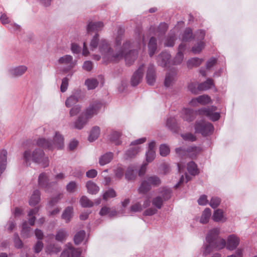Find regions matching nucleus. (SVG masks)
<instances>
[{"label": "nucleus", "instance_id": "62", "mask_svg": "<svg viewBox=\"0 0 257 257\" xmlns=\"http://www.w3.org/2000/svg\"><path fill=\"white\" fill-rule=\"evenodd\" d=\"M188 89L194 94H197L198 91V85L196 83H191L188 85Z\"/></svg>", "mask_w": 257, "mask_h": 257}, {"label": "nucleus", "instance_id": "50", "mask_svg": "<svg viewBox=\"0 0 257 257\" xmlns=\"http://www.w3.org/2000/svg\"><path fill=\"white\" fill-rule=\"evenodd\" d=\"M31 232V228L27 226V222L25 221L23 223L22 234L25 237H29Z\"/></svg>", "mask_w": 257, "mask_h": 257}, {"label": "nucleus", "instance_id": "36", "mask_svg": "<svg viewBox=\"0 0 257 257\" xmlns=\"http://www.w3.org/2000/svg\"><path fill=\"white\" fill-rule=\"evenodd\" d=\"M124 33V28L121 27L117 28V31L115 37V44L116 46H119L121 44Z\"/></svg>", "mask_w": 257, "mask_h": 257}, {"label": "nucleus", "instance_id": "45", "mask_svg": "<svg viewBox=\"0 0 257 257\" xmlns=\"http://www.w3.org/2000/svg\"><path fill=\"white\" fill-rule=\"evenodd\" d=\"M116 196V193L112 188H109L106 191L103 195V199L107 200L109 198H114Z\"/></svg>", "mask_w": 257, "mask_h": 257}, {"label": "nucleus", "instance_id": "24", "mask_svg": "<svg viewBox=\"0 0 257 257\" xmlns=\"http://www.w3.org/2000/svg\"><path fill=\"white\" fill-rule=\"evenodd\" d=\"M141 149L140 146H131V147L126 151L124 154L125 159H128L134 157L141 151Z\"/></svg>", "mask_w": 257, "mask_h": 257}, {"label": "nucleus", "instance_id": "10", "mask_svg": "<svg viewBox=\"0 0 257 257\" xmlns=\"http://www.w3.org/2000/svg\"><path fill=\"white\" fill-rule=\"evenodd\" d=\"M226 246V240L219 236L218 238L210 246H205L203 253L205 255L209 254L214 249L220 250Z\"/></svg>", "mask_w": 257, "mask_h": 257}, {"label": "nucleus", "instance_id": "7", "mask_svg": "<svg viewBox=\"0 0 257 257\" xmlns=\"http://www.w3.org/2000/svg\"><path fill=\"white\" fill-rule=\"evenodd\" d=\"M201 151L200 148L197 147H189L187 149L180 147L175 150L176 154L179 157L188 156L192 159L196 157Z\"/></svg>", "mask_w": 257, "mask_h": 257}, {"label": "nucleus", "instance_id": "55", "mask_svg": "<svg viewBox=\"0 0 257 257\" xmlns=\"http://www.w3.org/2000/svg\"><path fill=\"white\" fill-rule=\"evenodd\" d=\"M155 151H148L146 154V161L148 163L151 162L155 158Z\"/></svg>", "mask_w": 257, "mask_h": 257}, {"label": "nucleus", "instance_id": "37", "mask_svg": "<svg viewBox=\"0 0 257 257\" xmlns=\"http://www.w3.org/2000/svg\"><path fill=\"white\" fill-rule=\"evenodd\" d=\"M125 179L128 181L133 180L136 178V169L134 166H129L125 174Z\"/></svg>", "mask_w": 257, "mask_h": 257}, {"label": "nucleus", "instance_id": "11", "mask_svg": "<svg viewBox=\"0 0 257 257\" xmlns=\"http://www.w3.org/2000/svg\"><path fill=\"white\" fill-rule=\"evenodd\" d=\"M216 110V106H211L199 109L198 112L199 114L206 116L212 121H216L220 118L219 113L215 112Z\"/></svg>", "mask_w": 257, "mask_h": 257}, {"label": "nucleus", "instance_id": "54", "mask_svg": "<svg viewBox=\"0 0 257 257\" xmlns=\"http://www.w3.org/2000/svg\"><path fill=\"white\" fill-rule=\"evenodd\" d=\"M170 149L166 145H161L160 147V154L162 156L165 157L169 154Z\"/></svg>", "mask_w": 257, "mask_h": 257}, {"label": "nucleus", "instance_id": "29", "mask_svg": "<svg viewBox=\"0 0 257 257\" xmlns=\"http://www.w3.org/2000/svg\"><path fill=\"white\" fill-rule=\"evenodd\" d=\"M113 157L112 153L108 152L100 156L99 159V163L101 166H104L109 163Z\"/></svg>", "mask_w": 257, "mask_h": 257}, {"label": "nucleus", "instance_id": "14", "mask_svg": "<svg viewBox=\"0 0 257 257\" xmlns=\"http://www.w3.org/2000/svg\"><path fill=\"white\" fill-rule=\"evenodd\" d=\"M240 239L235 234L229 235L226 240V248L229 250L235 249L239 243Z\"/></svg>", "mask_w": 257, "mask_h": 257}, {"label": "nucleus", "instance_id": "58", "mask_svg": "<svg viewBox=\"0 0 257 257\" xmlns=\"http://www.w3.org/2000/svg\"><path fill=\"white\" fill-rule=\"evenodd\" d=\"M69 79L67 77H64L62 80V83L60 86L61 91L64 92L66 91L68 86Z\"/></svg>", "mask_w": 257, "mask_h": 257}, {"label": "nucleus", "instance_id": "5", "mask_svg": "<svg viewBox=\"0 0 257 257\" xmlns=\"http://www.w3.org/2000/svg\"><path fill=\"white\" fill-rule=\"evenodd\" d=\"M59 65L64 66L61 69L63 73L70 72L68 76L71 77L74 73L72 69L76 65L77 61L74 60L70 55H65L60 57L57 60Z\"/></svg>", "mask_w": 257, "mask_h": 257}, {"label": "nucleus", "instance_id": "1", "mask_svg": "<svg viewBox=\"0 0 257 257\" xmlns=\"http://www.w3.org/2000/svg\"><path fill=\"white\" fill-rule=\"evenodd\" d=\"M97 47H98L99 52L105 62H118L122 56V53L118 52V49L116 48L114 51L108 41L104 39L99 41V35L96 34L91 40L90 50L93 51Z\"/></svg>", "mask_w": 257, "mask_h": 257}, {"label": "nucleus", "instance_id": "22", "mask_svg": "<svg viewBox=\"0 0 257 257\" xmlns=\"http://www.w3.org/2000/svg\"><path fill=\"white\" fill-rule=\"evenodd\" d=\"M36 145L44 149L53 150L54 149V145L51 140L43 138H40L36 141Z\"/></svg>", "mask_w": 257, "mask_h": 257}, {"label": "nucleus", "instance_id": "57", "mask_svg": "<svg viewBox=\"0 0 257 257\" xmlns=\"http://www.w3.org/2000/svg\"><path fill=\"white\" fill-rule=\"evenodd\" d=\"M77 184L75 181H71L66 186L67 191L69 192H74L77 188Z\"/></svg>", "mask_w": 257, "mask_h": 257}, {"label": "nucleus", "instance_id": "33", "mask_svg": "<svg viewBox=\"0 0 257 257\" xmlns=\"http://www.w3.org/2000/svg\"><path fill=\"white\" fill-rule=\"evenodd\" d=\"M73 216V207L68 206L64 210L62 214V218L66 223L69 222Z\"/></svg>", "mask_w": 257, "mask_h": 257}, {"label": "nucleus", "instance_id": "52", "mask_svg": "<svg viewBox=\"0 0 257 257\" xmlns=\"http://www.w3.org/2000/svg\"><path fill=\"white\" fill-rule=\"evenodd\" d=\"M192 36V32L190 28L185 29L182 37L183 41H189Z\"/></svg>", "mask_w": 257, "mask_h": 257}, {"label": "nucleus", "instance_id": "35", "mask_svg": "<svg viewBox=\"0 0 257 257\" xmlns=\"http://www.w3.org/2000/svg\"><path fill=\"white\" fill-rule=\"evenodd\" d=\"M100 130L99 127L95 126L93 127L90 131L88 140L90 142H93L96 140L100 135Z\"/></svg>", "mask_w": 257, "mask_h": 257}, {"label": "nucleus", "instance_id": "63", "mask_svg": "<svg viewBox=\"0 0 257 257\" xmlns=\"http://www.w3.org/2000/svg\"><path fill=\"white\" fill-rule=\"evenodd\" d=\"M43 248V242L39 240L36 242V244L34 246V251L36 253H39L42 250Z\"/></svg>", "mask_w": 257, "mask_h": 257}, {"label": "nucleus", "instance_id": "53", "mask_svg": "<svg viewBox=\"0 0 257 257\" xmlns=\"http://www.w3.org/2000/svg\"><path fill=\"white\" fill-rule=\"evenodd\" d=\"M204 47V44L203 42H199L196 45L193 46L192 48V51L194 54L199 53Z\"/></svg>", "mask_w": 257, "mask_h": 257}, {"label": "nucleus", "instance_id": "20", "mask_svg": "<svg viewBox=\"0 0 257 257\" xmlns=\"http://www.w3.org/2000/svg\"><path fill=\"white\" fill-rule=\"evenodd\" d=\"M146 79L148 84L153 85L156 81V73L154 65H149L146 74Z\"/></svg>", "mask_w": 257, "mask_h": 257}, {"label": "nucleus", "instance_id": "9", "mask_svg": "<svg viewBox=\"0 0 257 257\" xmlns=\"http://www.w3.org/2000/svg\"><path fill=\"white\" fill-rule=\"evenodd\" d=\"M195 128L196 132L205 136L212 134L213 131V126L209 122H206L204 121H197L195 124Z\"/></svg>", "mask_w": 257, "mask_h": 257}, {"label": "nucleus", "instance_id": "48", "mask_svg": "<svg viewBox=\"0 0 257 257\" xmlns=\"http://www.w3.org/2000/svg\"><path fill=\"white\" fill-rule=\"evenodd\" d=\"M81 110V106L80 105H76L72 107L69 110V116L73 117L77 115Z\"/></svg>", "mask_w": 257, "mask_h": 257}, {"label": "nucleus", "instance_id": "43", "mask_svg": "<svg viewBox=\"0 0 257 257\" xmlns=\"http://www.w3.org/2000/svg\"><path fill=\"white\" fill-rule=\"evenodd\" d=\"M79 202L83 207H91L93 205V203L85 196H82Z\"/></svg>", "mask_w": 257, "mask_h": 257}, {"label": "nucleus", "instance_id": "13", "mask_svg": "<svg viewBox=\"0 0 257 257\" xmlns=\"http://www.w3.org/2000/svg\"><path fill=\"white\" fill-rule=\"evenodd\" d=\"M53 182H49L48 175L42 173L40 174L38 178V184L40 188H43L46 191H48L51 188Z\"/></svg>", "mask_w": 257, "mask_h": 257}, {"label": "nucleus", "instance_id": "40", "mask_svg": "<svg viewBox=\"0 0 257 257\" xmlns=\"http://www.w3.org/2000/svg\"><path fill=\"white\" fill-rule=\"evenodd\" d=\"M85 84L89 90L95 89L98 84V81L94 78L87 79L85 80Z\"/></svg>", "mask_w": 257, "mask_h": 257}, {"label": "nucleus", "instance_id": "25", "mask_svg": "<svg viewBox=\"0 0 257 257\" xmlns=\"http://www.w3.org/2000/svg\"><path fill=\"white\" fill-rule=\"evenodd\" d=\"M52 143L54 145V148L61 149L64 145L63 136L58 132H56Z\"/></svg>", "mask_w": 257, "mask_h": 257}, {"label": "nucleus", "instance_id": "3", "mask_svg": "<svg viewBox=\"0 0 257 257\" xmlns=\"http://www.w3.org/2000/svg\"><path fill=\"white\" fill-rule=\"evenodd\" d=\"M131 46V41H125L123 43L122 46L118 50V52H121L122 55L120 60L124 59L127 65L132 64L138 57V52L136 50H130Z\"/></svg>", "mask_w": 257, "mask_h": 257}, {"label": "nucleus", "instance_id": "27", "mask_svg": "<svg viewBox=\"0 0 257 257\" xmlns=\"http://www.w3.org/2000/svg\"><path fill=\"white\" fill-rule=\"evenodd\" d=\"M40 200V192L38 190L33 191L29 199V205L32 206L37 205Z\"/></svg>", "mask_w": 257, "mask_h": 257}, {"label": "nucleus", "instance_id": "2", "mask_svg": "<svg viewBox=\"0 0 257 257\" xmlns=\"http://www.w3.org/2000/svg\"><path fill=\"white\" fill-rule=\"evenodd\" d=\"M23 159L27 165H30L31 162L46 167L49 165L48 157L45 156L44 151L39 148H34V145L26 149L23 154Z\"/></svg>", "mask_w": 257, "mask_h": 257}, {"label": "nucleus", "instance_id": "15", "mask_svg": "<svg viewBox=\"0 0 257 257\" xmlns=\"http://www.w3.org/2000/svg\"><path fill=\"white\" fill-rule=\"evenodd\" d=\"M88 120L86 116L81 113L72 123V127L79 130H82L87 124Z\"/></svg>", "mask_w": 257, "mask_h": 257}, {"label": "nucleus", "instance_id": "6", "mask_svg": "<svg viewBox=\"0 0 257 257\" xmlns=\"http://www.w3.org/2000/svg\"><path fill=\"white\" fill-rule=\"evenodd\" d=\"M159 195L154 197L152 200L153 205L157 209H160L164 202L169 200L171 197V190L167 187L160 188L158 189Z\"/></svg>", "mask_w": 257, "mask_h": 257}, {"label": "nucleus", "instance_id": "23", "mask_svg": "<svg viewBox=\"0 0 257 257\" xmlns=\"http://www.w3.org/2000/svg\"><path fill=\"white\" fill-rule=\"evenodd\" d=\"M212 219L217 222H224L227 220L223 210L220 209H217L214 211Z\"/></svg>", "mask_w": 257, "mask_h": 257}, {"label": "nucleus", "instance_id": "4", "mask_svg": "<svg viewBox=\"0 0 257 257\" xmlns=\"http://www.w3.org/2000/svg\"><path fill=\"white\" fill-rule=\"evenodd\" d=\"M161 184L160 178L156 175L147 176L142 181L138 188L139 194H145L147 193L152 187H156Z\"/></svg>", "mask_w": 257, "mask_h": 257}, {"label": "nucleus", "instance_id": "56", "mask_svg": "<svg viewBox=\"0 0 257 257\" xmlns=\"http://www.w3.org/2000/svg\"><path fill=\"white\" fill-rule=\"evenodd\" d=\"M124 170L122 167H117L114 171L115 177L118 179H121L123 176Z\"/></svg>", "mask_w": 257, "mask_h": 257}, {"label": "nucleus", "instance_id": "60", "mask_svg": "<svg viewBox=\"0 0 257 257\" xmlns=\"http://www.w3.org/2000/svg\"><path fill=\"white\" fill-rule=\"evenodd\" d=\"M143 209L141 204L138 202L131 206L130 211L133 212H141Z\"/></svg>", "mask_w": 257, "mask_h": 257}, {"label": "nucleus", "instance_id": "51", "mask_svg": "<svg viewBox=\"0 0 257 257\" xmlns=\"http://www.w3.org/2000/svg\"><path fill=\"white\" fill-rule=\"evenodd\" d=\"M199 103L201 105H205L211 101L210 97L207 95H202L198 97Z\"/></svg>", "mask_w": 257, "mask_h": 257}, {"label": "nucleus", "instance_id": "46", "mask_svg": "<svg viewBox=\"0 0 257 257\" xmlns=\"http://www.w3.org/2000/svg\"><path fill=\"white\" fill-rule=\"evenodd\" d=\"M175 40L176 37L175 35L174 34H169L164 43L165 46L173 47L174 45Z\"/></svg>", "mask_w": 257, "mask_h": 257}, {"label": "nucleus", "instance_id": "32", "mask_svg": "<svg viewBox=\"0 0 257 257\" xmlns=\"http://www.w3.org/2000/svg\"><path fill=\"white\" fill-rule=\"evenodd\" d=\"M86 187L87 189V192L89 194H95L99 190V187L94 182L91 181H89L86 183Z\"/></svg>", "mask_w": 257, "mask_h": 257}, {"label": "nucleus", "instance_id": "16", "mask_svg": "<svg viewBox=\"0 0 257 257\" xmlns=\"http://www.w3.org/2000/svg\"><path fill=\"white\" fill-rule=\"evenodd\" d=\"M104 27V24L102 22H89L87 25L86 30L89 34L91 33H97L101 31Z\"/></svg>", "mask_w": 257, "mask_h": 257}, {"label": "nucleus", "instance_id": "31", "mask_svg": "<svg viewBox=\"0 0 257 257\" xmlns=\"http://www.w3.org/2000/svg\"><path fill=\"white\" fill-rule=\"evenodd\" d=\"M185 45L183 44H181L178 48V52L174 59L175 64H179L181 63L183 59V51L185 50Z\"/></svg>", "mask_w": 257, "mask_h": 257}, {"label": "nucleus", "instance_id": "39", "mask_svg": "<svg viewBox=\"0 0 257 257\" xmlns=\"http://www.w3.org/2000/svg\"><path fill=\"white\" fill-rule=\"evenodd\" d=\"M79 100V97L76 95H72L68 97L65 101L67 107H70L75 104Z\"/></svg>", "mask_w": 257, "mask_h": 257}, {"label": "nucleus", "instance_id": "8", "mask_svg": "<svg viewBox=\"0 0 257 257\" xmlns=\"http://www.w3.org/2000/svg\"><path fill=\"white\" fill-rule=\"evenodd\" d=\"M102 104L98 101L90 103L83 111L82 113L89 120L99 112Z\"/></svg>", "mask_w": 257, "mask_h": 257}, {"label": "nucleus", "instance_id": "38", "mask_svg": "<svg viewBox=\"0 0 257 257\" xmlns=\"http://www.w3.org/2000/svg\"><path fill=\"white\" fill-rule=\"evenodd\" d=\"M213 86L212 80L208 79L205 82L198 85V89L199 90L204 91L211 88Z\"/></svg>", "mask_w": 257, "mask_h": 257}, {"label": "nucleus", "instance_id": "59", "mask_svg": "<svg viewBox=\"0 0 257 257\" xmlns=\"http://www.w3.org/2000/svg\"><path fill=\"white\" fill-rule=\"evenodd\" d=\"M220 201L219 198L213 197L211 198L209 204L211 207L215 208L219 205Z\"/></svg>", "mask_w": 257, "mask_h": 257}, {"label": "nucleus", "instance_id": "41", "mask_svg": "<svg viewBox=\"0 0 257 257\" xmlns=\"http://www.w3.org/2000/svg\"><path fill=\"white\" fill-rule=\"evenodd\" d=\"M187 170L192 175H196L198 173V170L196 164L193 161L189 162L187 164Z\"/></svg>", "mask_w": 257, "mask_h": 257}, {"label": "nucleus", "instance_id": "28", "mask_svg": "<svg viewBox=\"0 0 257 257\" xmlns=\"http://www.w3.org/2000/svg\"><path fill=\"white\" fill-rule=\"evenodd\" d=\"M68 236V233L65 229H58L55 235V239L60 242L65 241Z\"/></svg>", "mask_w": 257, "mask_h": 257}, {"label": "nucleus", "instance_id": "42", "mask_svg": "<svg viewBox=\"0 0 257 257\" xmlns=\"http://www.w3.org/2000/svg\"><path fill=\"white\" fill-rule=\"evenodd\" d=\"M202 59H200L198 58H193L188 61L187 66L189 68L197 67L202 63Z\"/></svg>", "mask_w": 257, "mask_h": 257}, {"label": "nucleus", "instance_id": "19", "mask_svg": "<svg viewBox=\"0 0 257 257\" xmlns=\"http://www.w3.org/2000/svg\"><path fill=\"white\" fill-rule=\"evenodd\" d=\"M144 70V65H142L134 73L131 79V83L133 86H136L141 82L143 78Z\"/></svg>", "mask_w": 257, "mask_h": 257}, {"label": "nucleus", "instance_id": "47", "mask_svg": "<svg viewBox=\"0 0 257 257\" xmlns=\"http://www.w3.org/2000/svg\"><path fill=\"white\" fill-rule=\"evenodd\" d=\"M85 235V232L84 230H81L78 232L74 237V241L75 244H79L84 239Z\"/></svg>", "mask_w": 257, "mask_h": 257}, {"label": "nucleus", "instance_id": "30", "mask_svg": "<svg viewBox=\"0 0 257 257\" xmlns=\"http://www.w3.org/2000/svg\"><path fill=\"white\" fill-rule=\"evenodd\" d=\"M157 39L155 37H151L148 44L149 54L150 57H152L157 50Z\"/></svg>", "mask_w": 257, "mask_h": 257}, {"label": "nucleus", "instance_id": "61", "mask_svg": "<svg viewBox=\"0 0 257 257\" xmlns=\"http://www.w3.org/2000/svg\"><path fill=\"white\" fill-rule=\"evenodd\" d=\"M14 243L15 247L17 248H21L23 247V242L19 237L18 234L15 235Z\"/></svg>", "mask_w": 257, "mask_h": 257}, {"label": "nucleus", "instance_id": "21", "mask_svg": "<svg viewBox=\"0 0 257 257\" xmlns=\"http://www.w3.org/2000/svg\"><path fill=\"white\" fill-rule=\"evenodd\" d=\"M170 57L171 56L168 53L166 52H162L157 57V63L162 67H166L170 62Z\"/></svg>", "mask_w": 257, "mask_h": 257}, {"label": "nucleus", "instance_id": "49", "mask_svg": "<svg viewBox=\"0 0 257 257\" xmlns=\"http://www.w3.org/2000/svg\"><path fill=\"white\" fill-rule=\"evenodd\" d=\"M166 125L170 130H174L176 126V120L174 117H170L166 120Z\"/></svg>", "mask_w": 257, "mask_h": 257}, {"label": "nucleus", "instance_id": "17", "mask_svg": "<svg viewBox=\"0 0 257 257\" xmlns=\"http://www.w3.org/2000/svg\"><path fill=\"white\" fill-rule=\"evenodd\" d=\"M180 116L184 121L191 122L195 118V112L192 109L184 108L180 112Z\"/></svg>", "mask_w": 257, "mask_h": 257}, {"label": "nucleus", "instance_id": "12", "mask_svg": "<svg viewBox=\"0 0 257 257\" xmlns=\"http://www.w3.org/2000/svg\"><path fill=\"white\" fill-rule=\"evenodd\" d=\"M220 232L219 227H215L209 230L206 236V241L208 244L205 246H210L219 237Z\"/></svg>", "mask_w": 257, "mask_h": 257}, {"label": "nucleus", "instance_id": "18", "mask_svg": "<svg viewBox=\"0 0 257 257\" xmlns=\"http://www.w3.org/2000/svg\"><path fill=\"white\" fill-rule=\"evenodd\" d=\"M28 68L25 65H19L11 68L9 70V73L14 77H19L22 76L27 71Z\"/></svg>", "mask_w": 257, "mask_h": 257}, {"label": "nucleus", "instance_id": "26", "mask_svg": "<svg viewBox=\"0 0 257 257\" xmlns=\"http://www.w3.org/2000/svg\"><path fill=\"white\" fill-rule=\"evenodd\" d=\"M176 75L175 71L167 73L164 81V85L166 87L171 86L174 83Z\"/></svg>", "mask_w": 257, "mask_h": 257}, {"label": "nucleus", "instance_id": "44", "mask_svg": "<svg viewBox=\"0 0 257 257\" xmlns=\"http://www.w3.org/2000/svg\"><path fill=\"white\" fill-rule=\"evenodd\" d=\"M121 134L119 132L114 131L112 132L111 134L110 140L115 145H118L120 144V141H119V138Z\"/></svg>", "mask_w": 257, "mask_h": 257}, {"label": "nucleus", "instance_id": "64", "mask_svg": "<svg viewBox=\"0 0 257 257\" xmlns=\"http://www.w3.org/2000/svg\"><path fill=\"white\" fill-rule=\"evenodd\" d=\"M72 257H79L81 255V252L78 248H74L72 247H70Z\"/></svg>", "mask_w": 257, "mask_h": 257}, {"label": "nucleus", "instance_id": "34", "mask_svg": "<svg viewBox=\"0 0 257 257\" xmlns=\"http://www.w3.org/2000/svg\"><path fill=\"white\" fill-rule=\"evenodd\" d=\"M211 214V209L209 208H206L203 211L202 215L200 217L199 221L201 223L206 224L210 218Z\"/></svg>", "mask_w": 257, "mask_h": 257}]
</instances>
